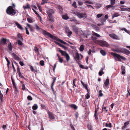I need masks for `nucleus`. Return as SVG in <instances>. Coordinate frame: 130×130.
Wrapping results in <instances>:
<instances>
[{
  "label": "nucleus",
  "mask_w": 130,
  "mask_h": 130,
  "mask_svg": "<svg viewBox=\"0 0 130 130\" xmlns=\"http://www.w3.org/2000/svg\"><path fill=\"white\" fill-rule=\"evenodd\" d=\"M11 55L15 60L18 61L21 60L20 58L15 54L13 53L11 54Z\"/></svg>",
  "instance_id": "11"
},
{
  "label": "nucleus",
  "mask_w": 130,
  "mask_h": 130,
  "mask_svg": "<svg viewBox=\"0 0 130 130\" xmlns=\"http://www.w3.org/2000/svg\"><path fill=\"white\" fill-rule=\"evenodd\" d=\"M111 8V5H109L106 6L105 8L107 10H108Z\"/></svg>",
  "instance_id": "40"
},
{
  "label": "nucleus",
  "mask_w": 130,
  "mask_h": 130,
  "mask_svg": "<svg viewBox=\"0 0 130 130\" xmlns=\"http://www.w3.org/2000/svg\"><path fill=\"white\" fill-rule=\"evenodd\" d=\"M48 17L49 18V20L50 21L52 22H54V19L53 16H52V17L48 16Z\"/></svg>",
  "instance_id": "33"
},
{
  "label": "nucleus",
  "mask_w": 130,
  "mask_h": 130,
  "mask_svg": "<svg viewBox=\"0 0 130 130\" xmlns=\"http://www.w3.org/2000/svg\"><path fill=\"white\" fill-rule=\"evenodd\" d=\"M42 33L45 36L46 35L48 37H50L51 38L54 40H55L60 42L63 44H64L66 45L67 44V43L64 41L63 40L59 39L58 38L52 35L50 33L47 32L45 30L43 29L42 30Z\"/></svg>",
  "instance_id": "1"
},
{
  "label": "nucleus",
  "mask_w": 130,
  "mask_h": 130,
  "mask_svg": "<svg viewBox=\"0 0 130 130\" xmlns=\"http://www.w3.org/2000/svg\"><path fill=\"white\" fill-rule=\"evenodd\" d=\"M103 15V14L102 13H100L98 14L97 15V17L98 18H99Z\"/></svg>",
  "instance_id": "60"
},
{
  "label": "nucleus",
  "mask_w": 130,
  "mask_h": 130,
  "mask_svg": "<svg viewBox=\"0 0 130 130\" xmlns=\"http://www.w3.org/2000/svg\"><path fill=\"white\" fill-rule=\"evenodd\" d=\"M75 14L79 18H82L85 19L87 17L86 14L85 13H80L78 12H76Z\"/></svg>",
  "instance_id": "4"
},
{
  "label": "nucleus",
  "mask_w": 130,
  "mask_h": 130,
  "mask_svg": "<svg viewBox=\"0 0 130 130\" xmlns=\"http://www.w3.org/2000/svg\"><path fill=\"white\" fill-rule=\"evenodd\" d=\"M18 44L19 45H22L23 44L22 42V41L21 40L20 41V40H17Z\"/></svg>",
  "instance_id": "39"
},
{
  "label": "nucleus",
  "mask_w": 130,
  "mask_h": 130,
  "mask_svg": "<svg viewBox=\"0 0 130 130\" xmlns=\"http://www.w3.org/2000/svg\"><path fill=\"white\" fill-rule=\"evenodd\" d=\"M53 79V81L51 85H52V86H53L54 84V83L55 82V81L56 79V78L55 77L52 78Z\"/></svg>",
  "instance_id": "41"
},
{
  "label": "nucleus",
  "mask_w": 130,
  "mask_h": 130,
  "mask_svg": "<svg viewBox=\"0 0 130 130\" xmlns=\"http://www.w3.org/2000/svg\"><path fill=\"white\" fill-rule=\"evenodd\" d=\"M95 110L94 113V116H95V115H96L97 113V112L98 111V108H96V106H95Z\"/></svg>",
  "instance_id": "48"
},
{
  "label": "nucleus",
  "mask_w": 130,
  "mask_h": 130,
  "mask_svg": "<svg viewBox=\"0 0 130 130\" xmlns=\"http://www.w3.org/2000/svg\"><path fill=\"white\" fill-rule=\"evenodd\" d=\"M62 18L64 20H67L69 19L68 17L66 15H62Z\"/></svg>",
  "instance_id": "26"
},
{
  "label": "nucleus",
  "mask_w": 130,
  "mask_h": 130,
  "mask_svg": "<svg viewBox=\"0 0 130 130\" xmlns=\"http://www.w3.org/2000/svg\"><path fill=\"white\" fill-rule=\"evenodd\" d=\"M109 36L111 38L119 40V38L118 37L114 34H110Z\"/></svg>",
  "instance_id": "14"
},
{
  "label": "nucleus",
  "mask_w": 130,
  "mask_h": 130,
  "mask_svg": "<svg viewBox=\"0 0 130 130\" xmlns=\"http://www.w3.org/2000/svg\"><path fill=\"white\" fill-rule=\"evenodd\" d=\"M18 37L22 41H23V39L21 34H18Z\"/></svg>",
  "instance_id": "29"
},
{
  "label": "nucleus",
  "mask_w": 130,
  "mask_h": 130,
  "mask_svg": "<svg viewBox=\"0 0 130 130\" xmlns=\"http://www.w3.org/2000/svg\"><path fill=\"white\" fill-rule=\"evenodd\" d=\"M48 113L50 119L52 121L54 120L55 118L53 113L49 111H48Z\"/></svg>",
  "instance_id": "10"
},
{
  "label": "nucleus",
  "mask_w": 130,
  "mask_h": 130,
  "mask_svg": "<svg viewBox=\"0 0 130 130\" xmlns=\"http://www.w3.org/2000/svg\"><path fill=\"white\" fill-rule=\"evenodd\" d=\"M83 86L86 90L87 92H88L89 90L87 88V84H85Z\"/></svg>",
  "instance_id": "43"
},
{
  "label": "nucleus",
  "mask_w": 130,
  "mask_h": 130,
  "mask_svg": "<svg viewBox=\"0 0 130 130\" xmlns=\"http://www.w3.org/2000/svg\"><path fill=\"white\" fill-rule=\"evenodd\" d=\"M25 30H26V34L28 35H29V32L27 29V28L26 27L25 28Z\"/></svg>",
  "instance_id": "58"
},
{
  "label": "nucleus",
  "mask_w": 130,
  "mask_h": 130,
  "mask_svg": "<svg viewBox=\"0 0 130 130\" xmlns=\"http://www.w3.org/2000/svg\"><path fill=\"white\" fill-rule=\"evenodd\" d=\"M84 3L85 4H93V3L92 2H90V1H85V2H84Z\"/></svg>",
  "instance_id": "46"
},
{
  "label": "nucleus",
  "mask_w": 130,
  "mask_h": 130,
  "mask_svg": "<svg viewBox=\"0 0 130 130\" xmlns=\"http://www.w3.org/2000/svg\"><path fill=\"white\" fill-rule=\"evenodd\" d=\"M84 45L83 44H82L80 46L79 48V51L80 52L83 51L84 50Z\"/></svg>",
  "instance_id": "32"
},
{
  "label": "nucleus",
  "mask_w": 130,
  "mask_h": 130,
  "mask_svg": "<svg viewBox=\"0 0 130 130\" xmlns=\"http://www.w3.org/2000/svg\"><path fill=\"white\" fill-rule=\"evenodd\" d=\"M127 91L128 93L126 94V97L127 98L128 97V96L129 95V96H130V92H129V89H127Z\"/></svg>",
  "instance_id": "59"
},
{
  "label": "nucleus",
  "mask_w": 130,
  "mask_h": 130,
  "mask_svg": "<svg viewBox=\"0 0 130 130\" xmlns=\"http://www.w3.org/2000/svg\"><path fill=\"white\" fill-rule=\"evenodd\" d=\"M74 31L76 33H77L78 32V28L76 27H74L73 28Z\"/></svg>",
  "instance_id": "34"
},
{
  "label": "nucleus",
  "mask_w": 130,
  "mask_h": 130,
  "mask_svg": "<svg viewBox=\"0 0 130 130\" xmlns=\"http://www.w3.org/2000/svg\"><path fill=\"white\" fill-rule=\"evenodd\" d=\"M30 70H31L32 72H34L35 71V70L34 69L33 67V66H31L30 67Z\"/></svg>",
  "instance_id": "61"
},
{
  "label": "nucleus",
  "mask_w": 130,
  "mask_h": 130,
  "mask_svg": "<svg viewBox=\"0 0 130 130\" xmlns=\"http://www.w3.org/2000/svg\"><path fill=\"white\" fill-rule=\"evenodd\" d=\"M74 58L76 61H77V60H79V56L78 53H76L75 54V57Z\"/></svg>",
  "instance_id": "19"
},
{
  "label": "nucleus",
  "mask_w": 130,
  "mask_h": 130,
  "mask_svg": "<svg viewBox=\"0 0 130 130\" xmlns=\"http://www.w3.org/2000/svg\"><path fill=\"white\" fill-rule=\"evenodd\" d=\"M76 4V3L75 2H74L72 4V6L74 8H76L77 7Z\"/></svg>",
  "instance_id": "44"
},
{
  "label": "nucleus",
  "mask_w": 130,
  "mask_h": 130,
  "mask_svg": "<svg viewBox=\"0 0 130 130\" xmlns=\"http://www.w3.org/2000/svg\"><path fill=\"white\" fill-rule=\"evenodd\" d=\"M119 29L121 30H124L126 32L128 33V31L125 28H120Z\"/></svg>",
  "instance_id": "38"
},
{
  "label": "nucleus",
  "mask_w": 130,
  "mask_h": 130,
  "mask_svg": "<svg viewBox=\"0 0 130 130\" xmlns=\"http://www.w3.org/2000/svg\"><path fill=\"white\" fill-rule=\"evenodd\" d=\"M105 126L106 127H112L111 123H109V124H108L107 123H105Z\"/></svg>",
  "instance_id": "35"
},
{
  "label": "nucleus",
  "mask_w": 130,
  "mask_h": 130,
  "mask_svg": "<svg viewBox=\"0 0 130 130\" xmlns=\"http://www.w3.org/2000/svg\"><path fill=\"white\" fill-rule=\"evenodd\" d=\"M93 36H95L96 37H100V35L94 32H93Z\"/></svg>",
  "instance_id": "36"
},
{
  "label": "nucleus",
  "mask_w": 130,
  "mask_h": 130,
  "mask_svg": "<svg viewBox=\"0 0 130 130\" xmlns=\"http://www.w3.org/2000/svg\"><path fill=\"white\" fill-rule=\"evenodd\" d=\"M54 11L52 9H48L47 11V13L48 16L52 17L53 16L52 15L54 14Z\"/></svg>",
  "instance_id": "8"
},
{
  "label": "nucleus",
  "mask_w": 130,
  "mask_h": 130,
  "mask_svg": "<svg viewBox=\"0 0 130 130\" xmlns=\"http://www.w3.org/2000/svg\"><path fill=\"white\" fill-rule=\"evenodd\" d=\"M101 6V5L99 3H97L95 5V7L97 9H99Z\"/></svg>",
  "instance_id": "30"
},
{
  "label": "nucleus",
  "mask_w": 130,
  "mask_h": 130,
  "mask_svg": "<svg viewBox=\"0 0 130 130\" xmlns=\"http://www.w3.org/2000/svg\"><path fill=\"white\" fill-rule=\"evenodd\" d=\"M88 93L85 95V99H87L90 97V94L89 93L88 91Z\"/></svg>",
  "instance_id": "31"
},
{
  "label": "nucleus",
  "mask_w": 130,
  "mask_h": 130,
  "mask_svg": "<svg viewBox=\"0 0 130 130\" xmlns=\"http://www.w3.org/2000/svg\"><path fill=\"white\" fill-rule=\"evenodd\" d=\"M53 79V81L51 85H52V86H53L54 84V83L55 82V81L56 79V78L55 77L52 78Z\"/></svg>",
  "instance_id": "42"
},
{
  "label": "nucleus",
  "mask_w": 130,
  "mask_h": 130,
  "mask_svg": "<svg viewBox=\"0 0 130 130\" xmlns=\"http://www.w3.org/2000/svg\"><path fill=\"white\" fill-rule=\"evenodd\" d=\"M111 54L114 57V58L116 60L119 61H121V60L120 59L121 56L120 55L113 53H111Z\"/></svg>",
  "instance_id": "7"
},
{
  "label": "nucleus",
  "mask_w": 130,
  "mask_h": 130,
  "mask_svg": "<svg viewBox=\"0 0 130 130\" xmlns=\"http://www.w3.org/2000/svg\"><path fill=\"white\" fill-rule=\"evenodd\" d=\"M6 42H9V40H7L3 38L1 39V43L2 44L4 45L6 44Z\"/></svg>",
  "instance_id": "15"
},
{
  "label": "nucleus",
  "mask_w": 130,
  "mask_h": 130,
  "mask_svg": "<svg viewBox=\"0 0 130 130\" xmlns=\"http://www.w3.org/2000/svg\"><path fill=\"white\" fill-rule=\"evenodd\" d=\"M100 53L103 56H104L106 54L105 52L103 50H101L100 51Z\"/></svg>",
  "instance_id": "25"
},
{
  "label": "nucleus",
  "mask_w": 130,
  "mask_h": 130,
  "mask_svg": "<svg viewBox=\"0 0 130 130\" xmlns=\"http://www.w3.org/2000/svg\"><path fill=\"white\" fill-rule=\"evenodd\" d=\"M48 0H42V3H41V4H43L45 3H47L48 1Z\"/></svg>",
  "instance_id": "55"
},
{
  "label": "nucleus",
  "mask_w": 130,
  "mask_h": 130,
  "mask_svg": "<svg viewBox=\"0 0 130 130\" xmlns=\"http://www.w3.org/2000/svg\"><path fill=\"white\" fill-rule=\"evenodd\" d=\"M19 75L20 77L21 78H24V77L23 75L22 74H21V72L20 73H19L18 74Z\"/></svg>",
  "instance_id": "50"
},
{
  "label": "nucleus",
  "mask_w": 130,
  "mask_h": 130,
  "mask_svg": "<svg viewBox=\"0 0 130 130\" xmlns=\"http://www.w3.org/2000/svg\"><path fill=\"white\" fill-rule=\"evenodd\" d=\"M27 20L28 22L29 23H31L33 22L32 19L29 18H27Z\"/></svg>",
  "instance_id": "45"
},
{
  "label": "nucleus",
  "mask_w": 130,
  "mask_h": 130,
  "mask_svg": "<svg viewBox=\"0 0 130 130\" xmlns=\"http://www.w3.org/2000/svg\"><path fill=\"white\" fill-rule=\"evenodd\" d=\"M109 80L108 77H107V78L104 82V84L103 85V87L105 89H108L109 87Z\"/></svg>",
  "instance_id": "6"
},
{
  "label": "nucleus",
  "mask_w": 130,
  "mask_h": 130,
  "mask_svg": "<svg viewBox=\"0 0 130 130\" xmlns=\"http://www.w3.org/2000/svg\"><path fill=\"white\" fill-rule=\"evenodd\" d=\"M103 69L102 68L99 73V74L100 76H101L104 73V72L103 71Z\"/></svg>",
  "instance_id": "23"
},
{
  "label": "nucleus",
  "mask_w": 130,
  "mask_h": 130,
  "mask_svg": "<svg viewBox=\"0 0 130 130\" xmlns=\"http://www.w3.org/2000/svg\"><path fill=\"white\" fill-rule=\"evenodd\" d=\"M64 56L65 57L67 62H68L70 59V57L69 55L67 53Z\"/></svg>",
  "instance_id": "21"
},
{
  "label": "nucleus",
  "mask_w": 130,
  "mask_h": 130,
  "mask_svg": "<svg viewBox=\"0 0 130 130\" xmlns=\"http://www.w3.org/2000/svg\"><path fill=\"white\" fill-rule=\"evenodd\" d=\"M119 16V14L117 13H116L113 14L112 15V18H113L115 17H118Z\"/></svg>",
  "instance_id": "28"
},
{
  "label": "nucleus",
  "mask_w": 130,
  "mask_h": 130,
  "mask_svg": "<svg viewBox=\"0 0 130 130\" xmlns=\"http://www.w3.org/2000/svg\"><path fill=\"white\" fill-rule=\"evenodd\" d=\"M98 43L100 45L103 47H108L109 46L108 43L105 41L100 40L98 41Z\"/></svg>",
  "instance_id": "5"
},
{
  "label": "nucleus",
  "mask_w": 130,
  "mask_h": 130,
  "mask_svg": "<svg viewBox=\"0 0 130 130\" xmlns=\"http://www.w3.org/2000/svg\"><path fill=\"white\" fill-rule=\"evenodd\" d=\"M34 50L35 52H37L38 53H39L38 49L37 47H34Z\"/></svg>",
  "instance_id": "49"
},
{
  "label": "nucleus",
  "mask_w": 130,
  "mask_h": 130,
  "mask_svg": "<svg viewBox=\"0 0 130 130\" xmlns=\"http://www.w3.org/2000/svg\"><path fill=\"white\" fill-rule=\"evenodd\" d=\"M38 106L36 104H34L32 107V109L34 110H36L38 108Z\"/></svg>",
  "instance_id": "24"
},
{
  "label": "nucleus",
  "mask_w": 130,
  "mask_h": 130,
  "mask_svg": "<svg viewBox=\"0 0 130 130\" xmlns=\"http://www.w3.org/2000/svg\"><path fill=\"white\" fill-rule=\"evenodd\" d=\"M121 70L122 71V75L124 74L125 72V67L123 66H121Z\"/></svg>",
  "instance_id": "17"
},
{
  "label": "nucleus",
  "mask_w": 130,
  "mask_h": 130,
  "mask_svg": "<svg viewBox=\"0 0 130 130\" xmlns=\"http://www.w3.org/2000/svg\"><path fill=\"white\" fill-rule=\"evenodd\" d=\"M106 20L105 19H104V18H102L101 20V23L102 24H103L104 23V22H105Z\"/></svg>",
  "instance_id": "56"
},
{
  "label": "nucleus",
  "mask_w": 130,
  "mask_h": 130,
  "mask_svg": "<svg viewBox=\"0 0 130 130\" xmlns=\"http://www.w3.org/2000/svg\"><path fill=\"white\" fill-rule=\"evenodd\" d=\"M58 61L59 62L62 63L63 61V59L60 57H58Z\"/></svg>",
  "instance_id": "47"
},
{
  "label": "nucleus",
  "mask_w": 130,
  "mask_h": 130,
  "mask_svg": "<svg viewBox=\"0 0 130 130\" xmlns=\"http://www.w3.org/2000/svg\"><path fill=\"white\" fill-rule=\"evenodd\" d=\"M59 51L61 53L62 56H65V55L67 53L66 51H64L61 50H59Z\"/></svg>",
  "instance_id": "22"
},
{
  "label": "nucleus",
  "mask_w": 130,
  "mask_h": 130,
  "mask_svg": "<svg viewBox=\"0 0 130 130\" xmlns=\"http://www.w3.org/2000/svg\"><path fill=\"white\" fill-rule=\"evenodd\" d=\"M13 47V45L11 42L9 41L7 45V47L8 49L10 51H11L12 50Z\"/></svg>",
  "instance_id": "13"
},
{
  "label": "nucleus",
  "mask_w": 130,
  "mask_h": 130,
  "mask_svg": "<svg viewBox=\"0 0 130 130\" xmlns=\"http://www.w3.org/2000/svg\"><path fill=\"white\" fill-rule=\"evenodd\" d=\"M3 95L2 93H0V99L1 100V102L3 100Z\"/></svg>",
  "instance_id": "54"
},
{
  "label": "nucleus",
  "mask_w": 130,
  "mask_h": 130,
  "mask_svg": "<svg viewBox=\"0 0 130 130\" xmlns=\"http://www.w3.org/2000/svg\"><path fill=\"white\" fill-rule=\"evenodd\" d=\"M81 33L82 36L84 37L87 38V36L89 35L88 34H87L88 31H82L81 30L79 31Z\"/></svg>",
  "instance_id": "9"
},
{
  "label": "nucleus",
  "mask_w": 130,
  "mask_h": 130,
  "mask_svg": "<svg viewBox=\"0 0 130 130\" xmlns=\"http://www.w3.org/2000/svg\"><path fill=\"white\" fill-rule=\"evenodd\" d=\"M35 25L36 30H39L40 29V28L39 26L37 24H35Z\"/></svg>",
  "instance_id": "57"
},
{
  "label": "nucleus",
  "mask_w": 130,
  "mask_h": 130,
  "mask_svg": "<svg viewBox=\"0 0 130 130\" xmlns=\"http://www.w3.org/2000/svg\"><path fill=\"white\" fill-rule=\"evenodd\" d=\"M22 89L23 90H24L25 89V87L24 84H23L22 85Z\"/></svg>",
  "instance_id": "63"
},
{
  "label": "nucleus",
  "mask_w": 130,
  "mask_h": 130,
  "mask_svg": "<svg viewBox=\"0 0 130 130\" xmlns=\"http://www.w3.org/2000/svg\"><path fill=\"white\" fill-rule=\"evenodd\" d=\"M14 23L17 25L18 28L21 30H23V27L18 23L17 22H15Z\"/></svg>",
  "instance_id": "16"
},
{
  "label": "nucleus",
  "mask_w": 130,
  "mask_h": 130,
  "mask_svg": "<svg viewBox=\"0 0 130 130\" xmlns=\"http://www.w3.org/2000/svg\"><path fill=\"white\" fill-rule=\"evenodd\" d=\"M78 4L80 5H83V2L80 1H79L78 2Z\"/></svg>",
  "instance_id": "53"
},
{
  "label": "nucleus",
  "mask_w": 130,
  "mask_h": 130,
  "mask_svg": "<svg viewBox=\"0 0 130 130\" xmlns=\"http://www.w3.org/2000/svg\"><path fill=\"white\" fill-rule=\"evenodd\" d=\"M129 121H127L124 123V125L122 127V129L124 130L125 129L127 125H128L129 124Z\"/></svg>",
  "instance_id": "20"
},
{
  "label": "nucleus",
  "mask_w": 130,
  "mask_h": 130,
  "mask_svg": "<svg viewBox=\"0 0 130 130\" xmlns=\"http://www.w3.org/2000/svg\"><path fill=\"white\" fill-rule=\"evenodd\" d=\"M6 11L7 14L11 15H14L16 13L15 10L11 6L8 7L6 9Z\"/></svg>",
  "instance_id": "2"
},
{
  "label": "nucleus",
  "mask_w": 130,
  "mask_h": 130,
  "mask_svg": "<svg viewBox=\"0 0 130 130\" xmlns=\"http://www.w3.org/2000/svg\"><path fill=\"white\" fill-rule=\"evenodd\" d=\"M44 62L43 60H41L40 62V63L41 66H43L44 65Z\"/></svg>",
  "instance_id": "51"
},
{
  "label": "nucleus",
  "mask_w": 130,
  "mask_h": 130,
  "mask_svg": "<svg viewBox=\"0 0 130 130\" xmlns=\"http://www.w3.org/2000/svg\"><path fill=\"white\" fill-rule=\"evenodd\" d=\"M27 99L28 100H29L30 101H31L32 99V97L30 95H28L27 96Z\"/></svg>",
  "instance_id": "52"
},
{
  "label": "nucleus",
  "mask_w": 130,
  "mask_h": 130,
  "mask_svg": "<svg viewBox=\"0 0 130 130\" xmlns=\"http://www.w3.org/2000/svg\"><path fill=\"white\" fill-rule=\"evenodd\" d=\"M57 7L60 11V13L61 14L63 12V9L62 7L59 5H58Z\"/></svg>",
  "instance_id": "18"
},
{
  "label": "nucleus",
  "mask_w": 130,
  "mask_h": 130,
  "mask_svg": "<svg viewBox=\"0 0 130 130\" xmlns=\"http://www.w3.org/2000/svg\"><path fill=\"white\" fill-rule=\"evenodd\" d=\"M2 127L3 128L4 130L6 129L7 128L6 125H3Z\"/></svg>",
  "instance_id": "62"
},
{
  "label": "nucleus",
  "mask_w": 130,
  "mask_h": 130,
  "mask_svg": "<svg viewBox=\"0 0 130 130\" xmlns=\"http://www.w3.org/2000/svg\"><path fill=\"white\" fill-rule=\"evenodd\" d=\"M65 28L66 33L68 35L69 37H70V36L72 34V31L70 30L69 28L67 27H66Z\"/></svg>",
  "instance_id": "12"
},
{
  "label": "nucleus",
  "mask_w": 130,
  "mask_h": 130,
  "mask_svg": "<svg viewBox=\"0 0 130 130\" xmlns=\"http://www.w3.org/2000/svg\"><path fill=\"white\" fill-rule=\"evenodd\" d=\"M99 95L100 96H101L103 95V94L102 93V91L101 90L99 91Z\"/></svg>",
  "instance_id": "64"
},
{
  "label": "nucleus",
  "mask_w": 130,
  "mask_h": 130,
  "mask_svg": "<svg viewBox=\"0 0 130 130\" xmlns=\"http://www.w3.org/2000/svg\"><path fill=\"white\" fill-rule=\"evenodd\" d=\"M118 53H122L126 55L130 54V52L127 49L123 48H118Z\"/></svg>",
  "instance_id": "3"
},
{
  "label": "nucleus",
  "mask_w": 130,
  "mask_h": 130,
  "mask_svg": "<svg viewBox=\"0 0 130 130\" xmlns=\"http://www.w3.org/2000/svg\"><path fill=\"white\" fill-rule=\"evenodd\" d=\"M71 108L74 109H76L77 108V107L74 104H71L70 106Z\"/></svg>",
  "instance_id": "27"
},
{
  "label": "nucleus",
  "mask_w": 130,
  "mask_h": 130,
  "mask_svg": "<svg viewBox=\"0 0 130 130\" xmlns=\"http://www.w3.org/2000/svg\"><path fill=\"white\" fill-rule=\"evenodd\" d=\"M115 0H110V4L111 5H113L115 3Z\"/></svg>",
  "instance_id": "37"
}]
</instances>
